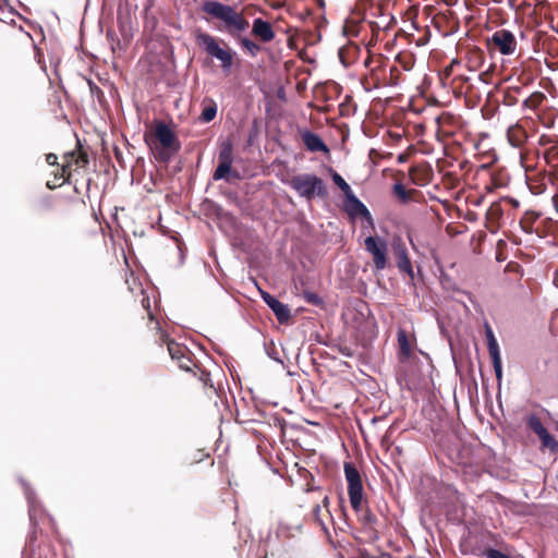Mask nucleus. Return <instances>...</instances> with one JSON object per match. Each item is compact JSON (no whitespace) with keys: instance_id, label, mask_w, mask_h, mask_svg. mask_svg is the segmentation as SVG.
<instances>
[{"instance_id":"nucleus-1","label":"nucleus","mask_w":558,"mask_h":558,"mask_svg":"<svg viewBox=\"0 0 558 558\" xmlns=\"http://www.w3.org/2000/svg\"><path fill=\"white\" fill-rule=\"evenodd\" d=\"M203 11L215 19L223 22L227 33L239 40L241 47L255 57L260 51V46L247 37H241L240 34L245 32L250 24L244 15L235 11L231 5L221 3L216 0L205 1Z\"/></svg>"},{"instance_id":"nucleus-2","label":"nucleus","mask_w":558,"mask_h":558,"mask_svg":"<svg viewBox=\"0 0 558 558\" xmlns=\"http://www.w3.org/2000/svg\"><path fill=\"white\" fill-rule=\"evenodd\" d=\"M46 161L50 166H57V170L54 172L56 182L52 184L50 181L47 182V186L49 189H54L61 183H58L59 180L62 182L65 181V174L72 171H78L81 169H85L90 161V155L83 145V142H75V148L71 151H68L63 155V163L61 167L58 165L57 155L50 153L46 155Z\"/></svg>"},{"instance_id":"nucleus-3","label":"nucleus","mask_w":558,"mask_h":558,"mask_svg":"<svg viewBox=\"0 0 558 558\" xmlns=\"http://www.w3.org/2000/svg\"><path fill=\"white\" fill-rule=\"evenodd\" d=\"M300 197L312 201L314 197L327 198L328 190L324 180L314 173H300L283 181Z\"/></svg>"},{"instance_id":"nucleus-4","label":"nucleus","mask_w":558,"mask_h":558,"mask_svg":"<svg viewBox=\"0 0 558 558\" xmlns=\"http://www.w3.org/2000/svg\"><path fill=\"white\" fill-rule=\"evenodd\" d=\"M198 46L211 58L221 63L223 72H230L233 66L234 52L230 48H221L218 39L208 33H199L196 36Z\"/></svg>"},{"instance_id":"nucleus-5","label":"nucleus","mask_w":558,"mask_h":558,"mask_svg":"<svg viewBox=\"0 0 558 558\" xmlns=\"http://www.w3.org/2000/svg\"><path fill=\"white\" fill-rule=\"evenodd\" d=\"M21 484L24 488V494H25L27 502H28V515H29V521H31V525L33 529L26 538V545H25V548L23 551V555H25V553H27V551H29L32 554L35 550L34 543L37 539L36 527L38 525V517H39V514L44 513L45 511L41 509L40 504L37 501V499L35 497V493L32 490V488L28 486V484L26 482H24L23 480H21Z\"/></svg>"},{"instance_id":"nucleus-6","label":"nucleus","mask_w":558,"mask_h":558,"mask_svg":"<svg viewBox=\"0 0 558 558\" xmlns=\"http://www.w3.org/2000/svg\"><path fill=\"white\" fill-rule=\"evenodd\" d=\"M343 469L344 476L348 482V494L351 507L356 513H359L361 511L363 500V483L361 474L351 462H345Z\"/></svg>"},{"instance_id":"nucleus-7","label":"nucleus","mask_w":558,"mask_h":558,"mask_svg":"<svg viewBox=\"0 0 558 558\" xmlns=\"http://www.w3.org/2000/svg\"><path fill=\"white\" fill-rule=\"evenodd\" d=\"M233 162V145L232 142H222L218 154V166L213 174L215 181L239 178L238 172H233L231 167Z\"/></svg>"},{"instance_id":"nucleus-8","label":"nucleus","mask_w":558,"mask_h":558,"mask_svg":"<svg viewBox=\"0 0 558 558\" xmlns=\"http://www.w3.org/2000/svg\"><path fill=\"white\" fill-rule=\"evenodd\" d=\"M365 250L373 257L376 271L384 270L387 267L388 244L386 239L369 235L364 241Z\"/></svg>"},{"instance_id":"nucleus-9","label":"nucleus","mask_w":558,"mask_h":558,"mask_svg":"<svg viewBox=\"0 0 558 558\" xmlns=\"http://www.w3.org/2000/svg\"><path fill=\"white\" fill-rule=\"evenodd\" d=\"M489 46H493L500 54L511 56L515 52L518 41L513 33L509 29L501 28L496 31L488 39Z\"/></svg>"},{"instance_id":"nucleus-10","label":"nucleus","mask_w":558,"mask_h":558,"mask_svg":"<svg viewBox=\"0 0 558 558\" xmlns=\"http://www.w3.org/2000/svg\"><path fill=\"white\" fill-rule=\"evenodd\" d=\"M155 159L168 162L180 149L181 142H145Z\"/></svg>"},{"instance_id":"nucleus-11","label":"nucleus","mask_w":558,"mask_h":558,"mask_svg":"<svg viewBox=\"0 0 558 558\" xmlns=\"http://www.w3.org/2000/svg\"><path fill=\"white\" fill-rule=\"evenodd\" d=\"M344 197H345L344 210L350 217H352V218L362 217L367 222H369V223L373 222V218H372V215H371L368 208L365 206V204L363 202H361L359 199V197L353 192H350Z\"/></svg>"},{"instance_id":"nucleus-12","label":"nucleus","mask_w":558,"mask_h":558,"mask_svg":"<svg viewBox=\"0 0 558 558\" xmlns=\"http://www.w3.org/2000/svg\"><path fill=\"white\" fill-rule=\"evenodd\" d=\"M263 301L274 312L277 320L280 324L287 323L291 317L290 308L287 304L280 302L276 296L266 291H260Z\"/></svg>"},{"instance_id":"nucleus-13","label":"nucleus","mask_w":558,"mask_h":558,"mask_svg":"<svg viewBox=\"0 0 558 558\" xmlns=\"http://www.w3.org/2000/svg\"><path fill=\"white\" fill-rule=\"evenodd\" d=\"M252 35L259 38L263 43H269L275 38L276 33L268 21L256 17L253 21Z\"/></svg>"},{"instance_id":"nucleus-14","label":"nucleus","mask_w":558,"mask_h":558,"mask_svg":"<svg viewBox=\"0 0 558 558\" xmlns=\"http://www.w3.org/2000/svg\"><path fill=\"white\" fill-rule=\"evenodd\" d=\"M393 250L397 256V267L400 271L405 272L411 279H413V267L405 245L403 243H398L395 245Z\"/></svg>"},{"instance_id":"nucleus-15","label":"nucleus","mask_w":558,"mask_h":558,"mask_svg":"<svg viewBox=\"0 0 558 558\" xmlns=\"http://www.w3.org/2000/svg\"><path fill=\"white\" fill-rule=\"evenodd\" d=\"M357 514L360 522L369 534V537L373 541H378L379 533L376 530V524L378 523L377 517L369 509H366L364 512L361 510Z\"/></svg>"},{"instance_id":"nucleus-16","label":"nucleus","mask_w":558,"mask_h":558,"mask_svg":"<svg viewBox=\"0 0 558 558\" xmlns=\"http://www.w3.org/2000/svg\"><path fill=\"white\" fill-rule=\"evenodd\" d=\"M165 341L167 342L168 352L172 360L178 361L180 359H185L187 362L192 363V353L185 345L173 340Z\"/></svg>"},{"instance_id":"nucleus-17","label":"nucleus","mask_w":558,"mask_h":558,"mask_svg":"<svg viewBox=\"0 0 558 558\" xmlns=\"http://www.w3.org/2000/svg\"><path fill=\"white\" fill-rule=\"evenodd\" d=\"M485 336H486L489 356L499 355L500 354L499 345H498L495 335L488 324L485 325Z\"/></svg>"},{"instance_id":"nucleus-18","label":"nucleus","mask_w":558,"mask_h":558,"mask_svg":"<svg viewBox=\"0 0 558 558\" xmlns=\"http://www.w3.org/2000/svg\"><path fill=\"white\" fill-rule=\"evenodd\" d=\"M397 337L401 356L404 359L410 357L411 345L405 330L399 329Z\"/></svg>"},{"instance_id":"nucleus-19","label":"nucleus","mask_w":558,"mask_h":558,"mask_svg":"<svg viewBox=\"0 0 558 558\" xmlns=\"http://www.w3.org/2000/svg\"><path fill=\"white\" fill-rule=\"evenodd\" d=\"M154 140H175L170 126L163 122H158L155 126Z\"/></svg>"},{"instance_id":"nucleus-20","label":"nucleus","mask_w":558,"mask_h":558,"mask_svg":"<svg viewBox=\"0 0 558 558\" xmlns=\"http://www.w3.org/2000/svg\"><path fill=\"white\" fill-rule=\"evenodd\" d=\"M216 114L217 105L215 101L211 100L210 104L206 105L203 108L202 113L198 117V120L203 123H208L215 119Z\"/></svg>"},{"instance_id":"nucleus-21","label":"nucleus","mask_w":558,"mask_h":558,"mask_svg":"<svg viewBox=\"0 0 558 558\" xmlns=\"http://www.w3.org/2000/svg\"><path fill=\"white\" fill-rule=\"evenodd\" d=\"M542 446L548 448L551 452L558 451V441L554 438V436L546 429L541 435H538Z\"/></svg>"},{"instance_id":"nucleus-22","label":"nucleus","mask_w":558,"mask_h":558,"mask_svg":"<svg viewBox=\"0 0 558 558\" xmlns=\"http://www.w3.org/2000/svg\"><path fill=\"white\" fill-rule=\"evenodd\" d=\"M544 99L545 95L542 92H534L523 101V107L527 109H536Z\"/></svg>"},{"instance_id":"nucleus-23","label":"nucleus","mask_w":558,"mask_h":558,"mask_svg":"<svg viewBox=\"0 0 558 558\" xmlns=\"http://www.w3.org/2000/svg\"><path fill=\"white\" fill-rule=\"evenodd\" d=\"M526 424L537 436L546 430L541 418L535 414H531L527 417Z\"/></svg>"},{"instance_id":"nucleus-24","label":"nucleus","mask_w":558,"mask_h":558,"mask_svg":"<svg viewBox=\"0 0 558 558\" xmlns=\"http://www.w3.org/2000/svg\"><path fill=\"white\" fill-rule=\"evenodd\" d=\"M264 349H265V353L267 354V356L269 359H271L272 361L283 365V361L281 360V357L279 356V352L274 343V341H270L269 343H264Z\"/></svg>"},{"instance_id":"nucleus-25","label":"nucleus","mask_w":558,"mask_h":558,"mask_svg":"<svg viewBox=\"0 0 558 558\" xmlns=\"http://www.w3.org/2000/svg\"><path fill=\"white\" fill-rule=\"evenodd\" d=\"M333 183L343 192L344 196L352 192L350 185L345 182V180L337 172L332 173Z\"/></svg>"},{"instance_id":"nucleus-26","label":"nucleus","mask_w":558,"mask_h":558,"mask_svg":"<svg viewBox=\"0 0 558 558\" xmlns=\"http://www.w3.org/2000/svg\"><path fill=\"white\" fill-rule=\"evenodd\" d=\"M306 149L310 151H324L329 153V148L326 145V142H304Z\"/></svg>"},{"instance_id":"nucleus-27","label":"nucleus","mask_w":558,"mask_h":558,"mask_svg":"<svg viewBox=\"0 0 558 558\" xmlns=\"http://www.w3.org/2000/svg\"><path fill=\"white\" fill-rule=\"evenodd\" d=\"M303 296L308 304L316 305V306L324 304L323 299L315 292L304 291Z\"/></svg>"},{"instance_id":"nucleus-28","label":"nucleus","mask_w":558,"mask_h":558,"mask_svg":"<svg viewBox=\"0 0 558 558\" xmlns=\"http://www.w3.org/2000/svg\"><path fill=\"white\" fill-rule=\"evenodd\" d=\"M393 190V193L395 195L400 198L402 202H408L409 199V194H408V191L407 189L404 187V185L402 183H396L392 187Z\"/></svg>"},{"instance_id":"nucleus-29","label":"nucleus","mask_w":558,"mask_h":558,"mask_svg":"<svg viewBox=\"0 0 558 558\" xmlns=\"http://www.w3.org/2000/svg\"><path fill=\"white\" fill-rule=\"evenodd\" d=\"M490 359H492V362H493V367H494V372H495L496 378L500 383V380L502 378V365H501L500 354L499 355H495V356H490Z\"/></svg>"},{"instance_id":"nucleus-30","label":"nucleus","mask_w":558,"mask_h":558,"mask_svg":"<svg viewBox=\"0 0 558 558\" xmlns=\"http://www.w3.org/2000/svg\"><path fill=\"white\" fill-rule=\"evenodd\" d=\"M555 143H558V142H555ZM544 157L547 160V162L557 160L558 159V145L555 144L551 147H549L548 149H546L544 153Z\"/></svg>"},{"instance_id":"nucleus-31","label":"nucleus","mask_w":558,"mask_h":558,"mask_svg":"<svg viewBox=\"0 0 558 558\" xmlns=\"http://www.w3.org/2000/svg\"><path fill=\"white\" fill-rule=\"evenodd\" d=\"M87 84L93 96H96L99 99L104 95L100 87L96 85L92 80H87Z\"/></svg>"},{"instance_id":"nucleus-32","label":"nucleus","mask_w":558,"mask_h":558,"mask_svg":"<svg viewBox=\"0 0 558 558\" xmlns=\"http://www.w3.org/2000/svg\"><path fill=\"white\" fill-rule=\"evenodd\" d=\"M178 365L181 369H184L186 372H191L196 364L192 360V363L187 362L185 359H180L177 361Z\"/></svg>"},{"instance_id":"nucleus-33","label":"nucleus","mask_w":558,"mask_h":558,"mask_svg":"<svg viewBox=\"0 0 558 558\" xmlns=\"http://www.w3.org/2000/svg\"><path fill=\"white\" fill-rule=\"evenodd\" d=\"M302 140H320V138L316 134H314L310 131H306L305 133H303Z\"/></svg>"},{"instance_id":"nucleus-34","label":"nucleus","mask_w":558,"mask_h":558,"mask_svg":"<svg viewBox=\"0 0 558 558\" xmlns=\"http://www.w3.org/2000/svg\"><path fill=\"white\" fill-rule=\"evenodd\" d=\"M485 154L490 157L489 163H494L497 161V159H498L497 155L494 151H492L490 149H488Z\"/></svg>"},{"instance_id":"nucleus-35","label":"nucleus","mask_w":558,"mask_h":558,"mask_svg":"<svg viewBox=\"0 0 558 558\" xmlns=\"http://www.w3.org/2000/svg\"><path fill=\"white\" fill-rule=\"evenodd\" d=\"M484 142L482 141H478V142H474V148L477 150V151H481L482 150V146H483Z\"/></svg>"},{"instance_id":"nucleus-36","label":"nucleus","mask_w":558,"mask_h":558,"mask_svg":"<svg viewBox=\"0 0 558 558\" xmlns=\"http://www.w3.org/2000/svg\"><path fill=\"white\" fill-rule=\"evenodd\" d=\"M407 160V156L404 154H400L398 156V162L403 163Z\"/></svg>"},{"instance_id":"nucleus-37","label":"nucleus","mask_w":558,"mask_h":558,"mask_svg":"<svg viewBox=\"0 0 558 558\" xmlns=\"http://www.w3.org/2000/svg\"><path fill=\"white\" fill-rule=\"evenodd\" d=\"M144 306L146 307V310H147V312H148V316H149V318H150V319H154V315H153V313H151V312H150V310H149V300H147V304H146V305H144Z\"/></svg>"},{"instance_id":"nucleus-38","label":"nucleus","mask_w":558,"mask_h":558,"mask_svg":"<svg viewBox=\"0 0 558 558\" xmlns=\"http://www.w3.org/2000/svg\"><path fill=\"white\" fill-rule=\"evenodd\" d=\"M381 420H384V416H380V417L374 416L371 422H372V424H376L378 421H381Z\"/></svg>"},{"instance_id":"nucleus-39","label":"nucleus","mask_w":558,"mask_h":558,"mask_svg":"<svg viewBox=\"0 0 558 558\" xmlns=\"http://www.w3.org/2000/svg\"><path fill=\"white\" fill-rule=\"evenodd\" d=\"M340 507H341V514H342L343 517H345V515H347V510H345V507H344V505H343V500H342V499H341V506H340Z\"/></svg>"},{"instance_id":"nucleus-40","label":"nucleus","mask_w":558,"mask_h":558,"mask_svg":"<svg viewBox=\"0 0 558 558\" xmlns=\"http://www.w3.org/2000/svg\"><path fill=\"white\" fill-rule=\"evenodd\" d=\"M323 502H324V506H325V507H327V506H328V504H329V499H328V497H327V496L324 498V501H323Z\"/></svg>"},{"instance_id":"nucleus-41","label":"nucleus","mask_w":558,"mask_h":558,"mask_svg":"<svg viewBox=\"0 0 558 558\" xmlns=\"http://www.w3.org/2000/svg\"><path fill=\"white\" fill-rule=\"evenodd\" d=\"M319 511H320V506H319V505H317V506L314 508V512L317 514Z\"/></svg>"},{"instance_id":"nucleus-42","label":"nucleus","mask_w":558,"mask_h":558,"mask_svg":"<svg viewBox=\"0 0 558 558\" xmlns=\"http://www.w3.org/2000/svg\"><path fill=\"white\" fill-rule=\"evenodd\" d=\"M519 143H520V142H514V141H511V142H510V144H511L512 146H515V147H519V145H518Z\"/></svg>"},{"instance_id":"nucleus-43","label":"nucleus","mask_w":558,"mask_h":558,"mask_svg":"<svg viewBox=\"0 0 558 558\" xmlns=\"http://www.w3.org/2000/svg\"><path fill=\"white\" fill-rule=\"evenodd\" d=\"M203 376H204V380L206 381L209 377V373H203Z\"/></svg>"},{"instance_id":"nucleus-44","label":"nucleus","mask_w":558,"mask_h":558,"mask_svg":"<svg viewBox=\"0 0 558 558\" xmlns=\"http://www.w3.org/2000/svg\"><path fill=\"white\" fill-rule=\"evenodd\" d=\"M283 94H284V93H283V89L281 88V89L279 90V93H278V96H279V97H283Z\"/></svg>"},{"instance_id":"nucleus-45","label":"nucleus","mask_w":558,"mask_h":558,"mask_svg":"<svg viewBox=\"0 0 558 558\" xmlns=\"http://www.w3.org/2000/svg\"><path fill=\"white\" fill-rule=\"evenodd\" d=\"M48 519H49V521L51 522V524L53 525V524H54L53 518H52V517H50V515H48Z\"/></svg>"},{"instance_id":"nucleus-46","label":"nucleus","mask_w":558,"mask_h":558,"mask_svg":"<svg viewBox=\"0 0 558 558\" xmlns=\"http://www.w3.org/2000/svg\"><path fill=\"white\" fill-rule=\"evenodd\" d=\"M114 151H116V154H117V156H118V155H119V149H118V147H116V146H114Z\"/></svg>"},{"instance_id":"nucleus-47","label":"nucleus","mask_w":558,"mask_h":558,"mask_svg":"<svg viewBox=\"0 0 558 558\" xmlns=\"http://www.w3.org/2000/svg\"><path fill=\"white\" fill-rule=\"evenodd\" d=\"M539 140L544 141V140H547V138L545 137V135H542Z\"/></svg>"},{"instance_id":"nucleus-48","label":"nucleus","mask_w":558,"mask_h":558,"mask_svg":"<svg viewBox=\"0 0 558 558\" xmlns=\"http://www.w3.org/2000/svg\"><path fill=\"white\" fill-rule=\"evenodd\" d=\"M320 524H322L323 529H324L325 531H327L326 525H324V523H323V522H320Z\"/></svg>"},{"instance_id":"nucleus-49","label":"nucleus","mask_w":558,"mask_h":558,"mask_svg":"<svg viewBox=\"0 0 558 558\" xmlns=\"http://www.w3.org/2000/svg\"><path fill=\"white\" fill-rule=\"evenodd\" d=\"M393 140H401V136H400V135H398V136H397V137H395Z\"/></svg>"}]
</instances>
